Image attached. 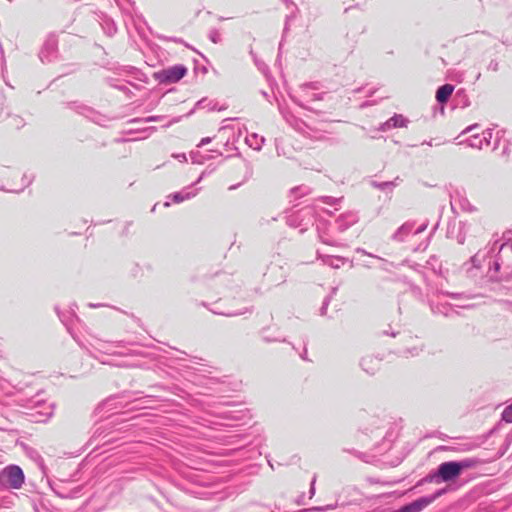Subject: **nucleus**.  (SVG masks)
<instances>
[{"instance_id": "nucleus-51", "label": "nucleus", "mask_w": 512, "mask_h": 512, "mask_svg": "<svg viewBox=\"0 0 512 512\" xmlns=\"http://www.w3.org/2000/svg\"><path fill=\"white\" fill-rule=\"evenodd\" d=\"M333 506L332 505H327L325 507H314L312 508V510H316V511H325V510H328V509H332Z\"/></svg>"}, {"instance_id": "nucleus-18", "label": "nucleus", "mask_w": 512, "mask_h": 512, "mask_svg": "<svg viewBox=\"0 0 512 512\" xmlns=\"http://www.w3.org/2000/svg\"><path fill=\"white\" fill-rule=\"evenodd\" d=\"M413 232L414 222H406L392 235V239L398 242H403L409 235L413 234Z\"/></svg>"}, {"instance_id": "nucleus-26", "label": "nucleus", "mask_w": 512, "mask_h": 512, "mask_svg": "<svg viewBox=\"0 0 512 512\" xmlns=\"http://www.w3.org/2000/svg\"><path fill=\"white\" fill-rule=\"evenodd\" d=\"M456 240L459 244H464L466 240V224L463 222H459V230L456 236Z\"/></svg>"}, {"instance_id": "nucleus-13", "label": "nucleus", "mask_w": 512, "mask_h": 512, "mask_svg": "<svg viewBox=\"0 0 512 512\" xmlns=\"http://www.w3.org/2000/svg\"><path fill=\"white\" fill-rule=\"evenodd\" d=\"M310 214H311L310 209L301 210V211L292 213L291 215H289L287 217V224L294 228H300V231L304 232L307 230V224L303 223L304 216L310 215Z\"/></svg>"}, {"instance_id": "nucleus-11", "label": "nucleus", "mask_w": 512, "mask_h": 512, "mask_svg": "<svg viewBox=\"0 0 512 512\" xmlns=\"http://www.w3.org/2000/svg\"><path fill=\"white\" fill-rule=\"evenodd\" d=\"M359 220L358 214L354 211H347L339 215L335 220V227L338 232H344Z\"/></svg>"}, {"instance_id": "nucleus-1", "label": "nucleus", "mask_w": 512, "mask_h": 512, "mask_svg": "<svg viewBox=\"0 0 512 512\" xmlns=\"http://www.w3.org/2000/svg\"><path fill=\"white\" fill-rule=\"evenodd\" d=\"M477 461L466 458L461 461L443 462L438 466V475L442 482H449L456 479L464 469L474 467Z\"/></svg>"}, {"instance_id": "nucleus-41", "label": "nucleus", "mask_w": 512, "mask_h": 512, "mask_svg": "<svg viewBox=\"0 0 512 512\" xmlns=\"http://www.w3.org/2000/svg\"><path fill=\"white\" fill-rule=\"evenodd\" d=\"M315 482H316V477L314 476L311 481V486H310V490H309L310 498H312L313 495L315 494Z\"/></svg>"}, {"instance_id": "nucleus-31", "label": "nucleus", "mask_w": 512, "mask_h": 512, "mask_svg": "<svg viewBox=\"0 0 512 512\" xmlns=\"http://www.w3.org/2000/svg\"><path fill=\"white\" fill-rule=\"evenodd\" d=\"M209 39L213 43H219L221 41V34H220V32L218 30H216V29L210 30V32H209Z\"/></svg>"}, {"instance_id": "nucleus-45", "label": "nucleus", "mask_w": 512, "mask_h": 512, "mask_svg": "<svg viewBox=\"0 0 512 512\" xmlns=\"http://www.w3.org/2000/svg\"><path fill=\"white\" fill-rule=\"evenodd\" d=\"M478 124H473V125H470L468 126L463 132L462 134H466V133H469V132H472L473 130H475L476 128H478Z\"/></svg>"}, {"instance_id": "nucleus-46", "label": "nucleus", "mask_w": 512, "mask_h": 512, "mask_svg": "<svg viewBox=\"0 0 512 512\" xmlns=\"http://www.w3.org/2000/svg\"><path fill=\"white\" fill-rule=\"evenodd\" d=\"M263 340L265 342H275V341H285V339H279V338H271L269 336H263Z\"/></svg>"}, {"instance_id": "nucleus-22", "label": "nucleus", "mask_w": 512, "mask_h": 512, "mask_svg": "<svg viewBox=\"0 0 512 512\" xmlns=\"http://www.w3.org/2000/svg\"><path fill=\"white\" fill-rule=\"evenodd\" d=\"M400 178L399 177H396L395 180L393 181H385V182H376V181H373L372 182V186L381 190V191H385V190H388V189H393L396 185H397V181H399Z\"/></svg>"}, {"instance_id": "nucleus-8", "label": "nucleus", "mask_w": 512, "mask_h": 512, "mask_svg": "<svg viewBox=\"0 0 512 512\" xmlns=\"http://www.w3.org/2000/svg\"><path fill=\"white\" fill-rule=\"evenodd\" d=\"M450 205L453 212H455L457 208L464 212H474L476 210L464 193L459 190H455L450 195Z\"/></svg>"}, {"instance_id": "nucleus-64", "label": "nucleus", "mask_w": 512, "mask_h": 512, "mask_svg": "<svg viewBox=\"0 0 512 512\" xmlns=\"http://www.w3.org/2000/svg\"><path fill=\"white\" fill-rule=\"evenodd\" d=\"M169 40H171L173 42H179V40L177 38H169Z\"/></svg>"}, {"instance_id": "nucleus-24", "label": "nucleus", "mask_w": 512, "mask_h": 512, "mask_svg": "<svg viewBox=\"0 0 512 512\" xmlns=\"http://www.w3.org/2000/svg\"><path fill=\"white\" fill-rule=\"evenodd\" d=\"M430 308L433 314L449 315L450 306L448 304H430Z\"/></svg>"}, {"instance_id": "nucleus-5", "label": "nucleus", "mask_w": 512, "mask_h": 512, "mask_svg": "<svg viewBox=\"0 0 512 512\" xmlns=\"http://www.w3.org/2000/svg\"><path fill=\"white\" fill-rule=\"evenodd\" d=\"M279 110L285 121L296 131L310 138L320 139L322 137L321 135H318V131L312 129L303 120L297 118L289 111L282 107H279Z\"/></svg>"}, {"instance_id": "nucleus-30", "label": "nucleus", "mask_w": 512, "mask_h": 512, "mask_svg": "<svg viewBox=\"0 0 512 512\" xmlns=\"http://www.w3.org/2000/svg\"><path fill=\"white\" fill-rule=\"evenodd\" d=\"M250 54H251V56L253 57L254 62H255V65L258 67V69H259L261 72L265 73V72H266V70L268 69L267 65H266L264 62H261V61H259V60L257 59V57H256V55L254 54V52H253V50H252V49L250 50Z\"/></svg>"}, {"instance_id": "nucleus-56", "label": "nucleus", "mask_w": 512, "mask_h": 512, "mask_svg": "<svg viewBox=\"0 0 512 512\" xmlns=\"http://www.w3.org/2000/svg\"><path fill=\"white\" fill-rule=\"evenodd\" d=\"M337 292V287H333L332 290H331V294L329 296H334Z\"/></svg>"}, {"instance_id": "nucleus-47", "label": "nucleus", "mask_w": 512, "mask_h": 512, "mask_svg": "<svg viewBox=\"0 0 512 512\" xmlns=\"http://www.w3.org/2000/svg\"><path fill=\"white\" fill-rule=\"evenodd\" d=\"M173 157H175L176 159H178L181 162L187 161L186 155L184 153H182V154H174Z\"/></svg>"}, {"instance_id": "nucleus-9", "label": "nucleus", "mask_w": 512, "mask_h": 512, "mask_svg": "<svg viewBox=\"0 0 512 512\" xmlns=\"http://www.w3.org/2000/svg\"><path fill=\"white\" fill-rule=\"evenodd\" d=\"M68 107L70 109L76 111L77 113L89 118L93 122L102 125L101 121L103 119V116L101 114H99L98 112H96L91 107L84 105L82 103H79V102H70V103H68Z\"/></svg>"}, {"instance_id": "nucleus-37", "label": "nucleus", "mask_w": 512, "mask_h": 512, "mask_svg": "<svg viewBox=\"0 0 512 512\" xmlns=\"http://www.w3.org/2000/svg\"><path fill=\"white\" fill-rule=\"evenodd\" d=\"M322 200L329 204V205H334L336 204L338 201H340V198H334V197H331V196H325V197H322Z\"/></svg>"}, {"instance_id": "nucleus-27", "label": "nucleus", "mask_w": 512, "mask_h": 512, "mask_svg": "<svg viewBox=\"0 0 512 512\" xmlns=\"http://www.w3.org/2000/svg\"><path fill=\"white\" fill-rule=\"evenodd\" d=\"M501 419L506 423H512V401L511 404L502 411Z\"/></svg>"}, {"instance_id": "nucleus-6", "label": "nucleus", "mask_w": 512, "mask_h": 512, "mask_svg": "<svg viewBox=\"0 0 512 512\" xmlns=\"http://www.w3.org/2000/svg\"><path fill=\"white\" fill-rule=\"evenodd\" d=\"M58 40L56 36L50 35L45 40L40 52L39 59L42 63H50L57 58Z\"/></svg>"}, {"instance_id": "nucleus-19", "label": "nucleus", "mask_w": 512, "mask_h": 512, "mask_svg": "<svg viewBox=\"0 0 512 512\" xmlns=\"http://www.w3.org/2000/svg\"><path fill=\"white\" fill-rule=\"evenodd\" d=\"M454 91L452 84H444L440 86L436 91V100L440 104H445Z\"/></svg>"}, {"instance_id": "nucleus-16", "label": "nucleus", "mask_w": 512, "mask_h": 512, "mask_svg": "<svg viewBox=\"0 0 512 512\" xmlns=\"http://www.w3.org/2000/svg\"><path fill=\"white\" fill-rule=\"evenodd\" d=\"M198 193V189H192L190 186L184 188L179 192H175L168 196L169 199H172L174 203H181L185 200H189L195 197Z\"/></svg>"}, {"instance_id": "nucleus-63", "label": "nucleus", "mask_w": 512, "mask_h": 512, "mask_svg": "<svg viewBox=\"0 0 512 512\" xmlns=\"http://www.w3.org/2000/svg\"><path fill=\"white\" fill-rule=\"evenodd\" d=\"M144 131H155V127L145 128Z\"/></svg>"}, {"instance_id": "nucleus-23", "label": "nucleus", "mask_w": 512, "mask_h": 512, "mask_svg": "<svg viewBox=\"0 0 512 512\" xmlns=\"http://www.w3.org/2000/svg\"><path fill=\"white\" fill-rule=\"evenodd\" d=\"M466 143L471 148H477V149L484 148L483 141H482V136L479 135V134H473L472 136H470L466 140Z\"/></svg>"}, {"instance_id": "nucleus-29", "label": "nucleus", "mask_w": 512, "mask_h": 512, "mask_svg": "<svg viewBox=\"0 0 512 512\" xmlns=\"http://www.w3.org/2000/svg\"><path fill=\"white\" fill-rule=\"evenodd\" d=\"M211 311L214 314L224 315V316H227V317H234V316H238V315H241V314L244 313V312H241V311L232 312V311H221V310H218V309H211Z\"/></svg>"}, {"instance_id": "nucleus-4", "label": "nucleus", "mask_w": 512, "mask_h": 512, "mask_svg": "<svg viewBox=\"0 0 512 512\" xmlns=\"http://www.w3.org/2000/svg\"><path fill=\"white\" fill-rule=\"evenodd\" d=\"M488 270L486 273V277L490 282L500 283L503 281H510L512 279V269L509 267H505L502 273L500 272L501 263L499 258H495L492 260L491 256L487 259Z\"/></svg>"}, {"instance_id": "nucleus-58", "label": "nucleus", "mask_w": 512, "mask_h": 512, "mask_svg": "<svg viewBox=\"0 0 512 512\" xmlns=\"http://www.w3.org/2000/svg\"><path fill=\"white\" fill-rule=\"evenodd\" d=\"M319 99H320V97L318 96V94H313L310 100H319Z\"/></svg>"}, {"instance_id": "nucleus-49", "label": "nucleus", "mask_w": 512, "mask_h": 512, "mask_svg": "<svg viewBox=\"0 0 512 512\" xmlns=\"http://www.w3.org/2000/svg\"><path fill=\"white\" fill-rule=\"evenodd\" d=\"M144 119H145V117L144 118H132L128 122L129 123H146Z\"/></svg>"}, {"instance_id": "nucleus-32", "label": "nucleus", "mask_w": 512, "mask_h": 512, "mask_svg": "<svg viewBox=\"0 0 512 512\" xmlns=\"http://www.w3.org/2000/svg\"><path fill=\"white\" fill-rule=\"evenodd\" d=\"M332 296H326L323 300L322 306L320 308V315L324 316L327 313L328 306L331 302Z\"/></svg>"}, {"instance_id": "nucleus-55", "label": "nucleus", "mask_w": 512, "mask_h": 512, "mask_svg": "<svg viewBox=\"0 0 512 512\" xmlns=\"http://www.w3.org/2000/svg\"><path fill=\"white\" fill-rule=\"evenodd\" d=\"M292 99H293V101H294L297 105H299L300 107H303V108L305 107V105H304L302 102L298 101L296 97H293Z\"/></svg>"}, {"instance_id": "nucleus-42", "label": "nucleus", "mask_w": 512, "mask_h": 512, "mask_svg": "<svg viewBox=\"0 0 512 512\" xmlns=\"http://www.w3.org/2000/svg\"><path fill=\"white\" fill-rule=\"evenodd\" d=\"M426 228H427V223H424V224L420 225L417 229H415V230H414V232H413V234H414V235L420 234V233H422Z\"/></svg>"}, {"instance_id": "nucleus-61", "label": "nucleus", "mask_w": 512, "mask_h": 512, "mask_svg": "<svg viewBox=\"0 0 512 512\" xmlns=\"http://www.w3.org/2000/svg\"><path fill=\"white\" fill-rule=\"evenodd\" d=\"M72 336H73L74 340H76V341H77V343H78L80 346H83V344L79 341V339H78L76 336H74V335H72Z\"/></svg>"}, {"instance_id": "nucleus-35", "label": "nucleus", "mask_w": 512, "mask_h": 512, "mask_svg": "<svg viewBox=\"0 0 512 512\" xmlns=\"http://www.w3.org/2000/svg\"><path fill=\"white\" fill-rule=\"evenodd\" d=\"M308 190H309V189H308V187L300 186V187H295V188H293V189L291 190V193H292V194H295V195H298V194H299L300 196H302V195L307 194V193H308Z\"/></svg>"}, {"instance_id": "nucleus-48", "label": "nucleus", "mask_w": 512, "mask_h": 512, "mask_svg": "<svg viewBox=\"0 0 512 512\" xmlns=\"http://www.w3.org/2000/svg\"><path fill=\"white\" fill-rule=\"evenodd\" d=\"M500 132H497L496 133V139H495V142H494V145H493V150H496L499 146V143H500V136H499Z\"/></svg>"}, {"instance_id": "nucleus-62", "label": "nucleus", "mask_w": 512, "mask_h": 512, "mask_svg": "<svg viewBox=\"0 0 512 512\" xmlns=\"http://www.w3.org/2000/svg\"><path fill=\"white\" fill-rule=\"evenodd\" d=\"M306 354H307V351L305 350V351H304V353H303V354H301V358H302V359H304V360H306V359H307V358H306Z\"/></svg>"}, {"instance_id": "nucleus-39", "label": "nucleus", "mask_w": 512, "mask_h": 512, "mask_svg": "<svg viewBox=\"0 0 512 512\" xmlns=\"http://www.w3.org/2000/svg\"><path fill=\"white\" fill-rule=\"evenodd\" d=\"M488 70L496 72L499 69V63L496 60H491L487 67Z\"/></svg>"}, {"instance_id": "nucleus-50", "label": "nucleus", "mask_w": 512, "mask_h": 512, "mask_svg": "<svg viewBox=\"0 0 512 512\" xmlns=\"http://www.w3.org/2000/svg\"><path fill=\"white\" fill-rule=\"evenodd\" d=\"M447 295L451 298L457 299L464 297V294L462 293H447Z\"/></svg>"}, {"instance_id": "nucleus-28", "label": "nucleus", "mask_w": 512, "mask_h": 512, "mask_svg": "<svg viewBox=\"0 0 512 512\" xmlns=\"http://www.w3.org/2000/svg\"><path fill=\"white\" fill-rule=\"evenodd\" d=\"M482 141H483V145L484 147H488L491 145V140H492V137H493V130L492 129H486L485 131L482 132Z\"/></svg>"}, {"instance_id": "nucleus-21", "label": "nucleus", "mask_w": 512, "mask_h": 512, "mask_svg": "<svg viewBox=\"0 0 512 512\" xmlns=\"http://www.w3.org/2000/svg\"><path fill=\"white\" fill-rule=\"evenodd\" d=\"M264 142V137L258 136L256 133H252L246 137V143L254 150H260Z\"/></svg>"}, {"instance_id": "nucleus-36", "label": "nucleus", "mask_w": 512, "mask_h": 512, "mask_svg": "<svg viewBox=\"0 0 512 512\" xmlns=\"http://www.w3.org/2000/svg\"><path fill=\"white\" fill-rule=\"evenodd\" d=\"M166 119V116H163V115H155V116H149V117H145V122L149 123V122H158V121H163Z\"/></svg>"}, {"instance_id": "nucleus-2", "label": "nucleus", "mask_w": 512, "mask_h": 512, "mask_svg": "<svg viewBox=\"0 0 512 512\" xmlns=\"http://www.w3.org/2000/svg\"><path fill=\"white\" fill-rule=\"evenodd\" d=\"M24 480V473L17 465H9L0 471V487L20 489Z\"/></svg>"}, {"instance_id": "nucleus-57", "label": "nucleus", "mask_w": 512, "mask_h": 512, "mask_svg": "<svg viewBox=\"0 0 512 512\" xmlns=\"http://www.w3.org/2000/svg\"><path fill=\"white\" fill-rule=\"evenodd\" d=\"M240 185H241L240 183H239V184L232 185V186H230V187H229V190H235V189H237Z\"/></svg>"}, {"instance_id": "nucleus-59", "label": "nucleus", "mask_w": 512, "mask_h": 512, "mask_svg": "<svg viewBox=\"0 0 512 512\" xmlns=\"http://www.w3.org/2000/svg\"><path fill=\"white\" fill-rule=\"evenodd\" d=\"M321 241L325 244H328V245H333V243L329 242L328 240L324 239L323 237H321Z\"/></svg>"}, {"instance_id": "nucleus-52", "label": "nucleus", "mask_w": 512, "mask_h": 512, "mask_svg": "<svg viewBox=\"0 0 512 512\" xmlns=\"http://www.w3.org/2000/svg\"><path fill=\"white\" fill-rule=\"evenodd\" d=\"M312 88V85L311 84H303L300 86V90L306 94L307 90Z\"/></svg>"}, {"instance_id": "nucleus-20", "label": "nucleus", "mask_w": 512, "mask_h": 512, "mask_svg": "<svg viewBox=\"0 0 512 512\" xmlns=\"http://www.w3.org/2000/svg\"><path fill=\"white\" fill-rule=\"evenodd\" d=\"M100 25H101L102 29L104 30L105 34L110 37L115 35L117 32V26H116L115 22L106 15L101 17Z\"/></svg>"}, {"instance_id": "nucleus-15", "label": "nucleus", "mask_w": 512, "mask_h": 512, "mask_svg": "<svg viewBox=\"0 0 512 512\" xmlns=\"http://www.w3.org/2000/svg\"><path fill=\"white\" fill-rule=\"evenodd\" d=\"M77 308H78L77 305L73 304L68 311L60 312L58 310V308L56 307V312L58 314V317H59L60 321L66 326L69 333H71L70 325L73 322V320L75 319L76 321H79V318L77 317L76 311H75V309H77Z\"/></svg>"}, {"instance_id": "nucleus-54", "label": "nucleus", "mask_w": 512, "mask_h": 512, "mask_svg": "<svg viewBox=\"0 0 512 512\" xmlns=\"http://www.w3.org/2000/svg\"><path fill=\"white\" fill-rule=\"evenodd\" d=\"M205 99H202L196 103V108H202L204 107Z\"/></svg>"}, {"instance_id": "nucleus-38", "label": "nucleus", "mask_w": 512, "mask_h": 512, "mask_svg": "<svg viewBox=\"0 0 512 512\" xmlns=\"http://www.w3.org/2000/svg\"><path fill=\"white\" fill-rule=\"evenodd\" d=\"M421 352H422V348H419V347H413V348L405 351V353H408L413 357L418 356Z\"/></svg>"}, {"instance_id": "nucleus-33", "label": "nucleus", "mask_w": 512, "mask_h": 512, "mask_svg": "<svg viewBox=\"0 0 512 512\" xmlns=\"http://www.w3.org/2000/svg\"><path fill=\"white\" fill-rule=\"evenodd\" d=\"M25 124L23 118L19 116H13L11 118V125L14 126L16 129H20Z\"/></svg>"}, {"instance_id": "nucleus-3", "label": "nucleus", "mask_w": 512, "mask_h": 512, "mask_svg": "<svg viewBox=\"0 0 512 512\" xmlns=\"http://www.w3.org/2000/svg\"><path fill=\"white\" fill-rule=\"evenodd\" d=\"M187 68L183 64H177L154 72L153 78L160 84H173L180 81L186 74Z\"/></svg>"}, {"instance_id": "nucleus-7", "label": "nucleus", "mask_w": 512, "mask_h": 512, "mask_svg": "<svg viewBox=\"0 0 512 512\" xmlns=\"http://www.w3.org/2000/svg\"><path fill=\"white\" fill-rule=\"evenodd\" d=\"M492 253V249L489 250H479L475 255H473L468 262L464 263V267L466 272L470 276H476L473 271L480 270L483 265L488 261L489 255Z\"/></svg>"}, {"instance_id": "nucleus-43", "label": "nucleus", "mask_w": 512, "mask_h": 512, "mask_svg": "<svg viewBox=\"0 0 512 512\" xmlns=\"http://www.w3.org/2000/svg\"><path fill=\"white\" fill-rule=\"evenodd\" d=\"M212 141L211 137H204L201 139L200 143L198 144V147H202L206 144H209Z\"/></svg>"}, {"instance_id": "nucleus-53", "label": "nucleus", "mask_w": 512, "mask_h": 512, "mask_svg": "<svg viewBox=\"0 0 512 512\" xmlns=\"http://www.w3.org/2000/svg\"><path fill=\"white\" fill-rule=\"evenodd\" d=\"M502 153H503L504 155H508V154H509V142H507V141H506V143H505V145H504V147H503V151H502Z\"/></svg>"}, {"instance_id": "nucleus-12", "label": "nucleus", "mask_w": 512, "mask_h": 512, "mask_svg": "<svg viewBox=\"0 0 512 512\" xmlns=\"http://www.w3.org/2000/svg\"><path fill=\"white\" fill-rule=\"evenodd\" d=\"M317 259L321 260L323 265L329 266L334 269H338L348 262L350 263V267L354 266L353 261L349 260L348 258L342 256L324 255L321 254L319 251H317Z\"/></svg>"}, {"instance_id": "nucleus-17", "label": "nucleus", "mask_w": 512, "mask_h": 512, "mask_svg": "<svg viewBox=\"0 0 512 512\" xmlns=\"http://www.w3.org/2000/svg\"><path fill=\"white\" fill-rule=\"evenodd\" d=\"M407 120L400 114H395L393 117L382 123L379 127L380 131H387L391 128L405 127Z\"/></svg>"}, {"instance_id": "nucleus-60", "label": "nucleus", "mask_w": 512, "mask_h": 512, "mask_svg": "<svg viewBox=\"0 0 512 512\" xmlns=\"http://www.w3.org/2000/svg\"><path fill=\"white\" fill-rule=\"evenodd\" d=\"M203 176H204V173H202V174L199 176V178L195 181V183H194V184L199 183V182L203 179Z\"/></svg>"}, {"instance_id": "nucleus-44", "label": "nucleus", "mask_w": 512, "mask_h": 512, "mask_svg": "<svg viewBox=\"0 0 512 512\" xmlns=\"http://www.w3.org/2000/svg\"><path fill=\"white\" fill-rule=\"evenodd\" d=\"M180 120H181V117H175V118H173V119L169 120V121H168L167 123H165L163 126H164V127H169V126H171L172 124H175V123L179 122Z\"/></svg>"}, {"instance_id": "nucleus-34", "label": "nucleus", "mask_w": 512, "mask_h": 512, "mask_svg": "<svg viewBox=\"0 0 512 512\" xmlns=\"http://www.w3.org/2000/svg\"><path fill=\"white\" fill-rule=\"evenodd\" d=\"M22 181H23V186L20 188V189H14V190H9L10 192H20L24 189V187L28 186L31 184L32 182V178L31 177H28L27 175H24L23 178H22Z\"/></svg>"}, {"instance_id": "nucleus-40", "label": "nucleus", "mask_w": 512, "mask_h": 512, "mask_svg": "<svg viewBox=\"0 0 512 512\" xmlns=\"http://www.w3.org/2000/svg\"><path fill=\"white\" fill-rule=\"evenodd\" d=\"M355 251H356L357 253H361V254L366 255V256H369V257L379 258L378 256L373 255V254H371V253L367 252V251H366V250H364L363 248H356V250H355Z\"/></svg>"}, {"instance_id": "nucleus-14", "label": "nucleus", "mask_w": 512, "mask_h": 512, "mask_svg": "<svg viewBox=\"0 0 512 512\" xmlns=\"http://www.w3.org/2000/svg\"><path fill=\"white\" fill-rule=\"evenodd\" d=\"M381 359L375 356H365L360 361V366L367 374L374 375L380 366Z\"/></svg>"}, {"instance_id": "nucleus-10", "label": "nucleus", "mask_w": 512, "mask_h": 512, "mask_svg": "<svg viewBox=\"0 0 512 512\" xmlns=\"http://www.w3.org/2000/svg\"><path fill=\"white\" fill-rule=\"evenodd\" d=\"M215 416L223 420V422L220 423L221 425L233 426V422H238L244 419L245 413L242 410H228L224 408L216 412Z\"/></svg>"}, {"instance_id": "nucleus-25", "label": "nucleus", "mask_w": 512, "mask_h": 512, "mask_svg": "<svg viewBox=\"0 0 512 512\" xmlns=\"http://www.w3.org/2000/svg\"><path fill=\"white\" fill-rule=\"evenodd\" d=\"M440 483L442 482V480L440 479V476L438 475V469L432 473H429L428 475H426L423 479H421L419 482H418V486L419 485H422L423 483Z\"/></svg>"}]
</instances>
